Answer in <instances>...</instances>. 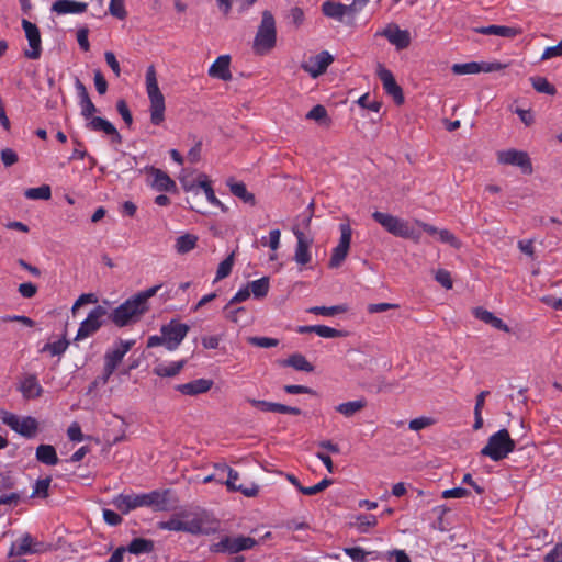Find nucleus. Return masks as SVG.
Listing matches in <instances>:
<instances>
[{"instance_id":"nucleus-23","label":"nucleus","mask_w":562,"mask_h":562,"mask_svg":"<svg viewBox=\"0 0 562 562\" xmlns=\"http://www.w3.org/2000/svg\"><path fill=\"white\" fill-rule=\"evenodd\" d=\"M86 126L91 131L104 133L105 135L111 137V140L113 143L119 144L122 140V137L117 132L116 127L110 121L103 117L94 116L87 122Z\"/></svg>"},{"instance_id":"nucleus-56","label":"nucleus","mask_w":562,"mask_h":562,"mask_svg":"<svg viewBox=\"0 0 562 562\" xmlns=\"http://www.w3.org/2000/svg\"><path fill=\"white\" fill-rule=\"evenodd\" d=\"M344 552L353 561V562H364L366 558L370 552H366L360 547L353 548H345Z\"/></svg>"},{"instance_id":"nucleus-12","label":"nucleus","mask_w":562,"mask_h":562,"mask_svg":"<svg viewBox=\"0 0 562 562\" xmlns=\"http://www.w3.org/2000/svg\"><path fill=\"white\" fill-rule=\"evenodd\" d=\"M106 314V308L101 305H98L91 310L87 318L80 323L76 335V340H83L99 330L104 322Z\"/></svg>"},{"instance_id":"nucleus-4","label":"nucleus","mask_w":562,"mask_h":562,"mask_svg":"<svg viewBox=\"0 0 562 562\" xmlns=\"http://www.w3.org/2000/svg\"><path fill=\"white\" fill-rule=\"evenodd\" d=\"M515 449V441L510 438L506 429H501L490 436L486 446L481 450V454L488 457L493 461L505 459Z\"/></svg>"},{"instance_id":"nucleus-27","label":"nucleus","mask_w":562,"mask_h":562,"mask_svg":"<svg viewBox=\"0 0 562 562\" xmlns=\"http://www.w3.org/2000/svg\"><path fill=\"white\" fill-rule=\"evenodd\" d=\"M229 61L231 58L228 55H222L217 57L216 60L211 65L209 75L221 80H229L232 78Z\"/></svg>"},{"instance_id":"nucleus-61","label":"nucleus","mask_w":562,"mask_h":562,"mask_svg":"<svg viewBox=\"0 0 562 562\" xmlns=\"http://www.w3.org/2000/svg\"><path fill=\"white\" fill-rule=\"evenodd\" d=\"M543 562H562V542L554 546L543 558Z\"/></svg>"},{"instance_id":"nucleus-62","label":"nucleus","mask_w":562,"mask_h":562,"mask_svg":"<svg viewBox=\"0 0 562 562\" xmlns=\"http://www.w3.org/2000/svg\"><path fill=\"white\" fill-rule=\"evenodd\" d=\"M384 559L387 561H392L394 559L395 562H411L409 557L406 554L404 550H392L384 553Z\"/></svg>"},{"instance_id":"nucleus-41","label":"nucleus","mask_w":562,"mask_h":562,"mask_svg":"<svg viewBox=\"0 0 562 562\" xmlns=\"http://www.w3.org/2000/svg\"><path fill=\"white\" fill-rule=\"evenodd\" d=\"M158 527L162 530L170 531H184L187 532V515L186 516H172L170 519L160 521Z\"/></svg>"},{"instance_id":"nucleus-48","label":"nucleus","mask_w":562,"mask_h":562,"mask_svg":"<svg viewBox=\"0 0 562 562\" xmlns=\"http://www.w3.org/2000/svg\"><path fill=\"white\" fill-rule=\"evenodd\" d=\"M233 266H234V254H231L226 259H224L218 265L214 282H217V281L228 277L232 272Z\"/></svg>"},{"instance_id":"nucleus-8","label":"nucleus","mask_w":562,"mask_h":562,"mask_svg":"<svg viewBox=\"0 0 562 562\" xmlns=\"http://www.w3.org/2000/svg\"><path fill=\"white\" fill-rule=\"evenodd\" d=\"M0 418L4 425L23 437L32 438L36 435L38 423L31 416H19L16 414L3 411Z\"/></svg>"},{"instance_id":"nucleus-5","label":"nucleus","mask_w":562,"mask_h":562,"mask_svg":"<svg viewBox=\"0 0 562 562\" xmlns=\"http://www.w3.org/2000/svg\"><path fill=\"white\" fill-rule=\"evenodd\" d=\"M277 41L274 18L269 11H263L261 23L254 40V49L258 54L271 50Z\"/></svg>"},{"instance_id":"nucleus-30","label":"nucleus","mask_w":562,"mask_h":562,"mask_svg":"<svg viewBox=\"0 0 562 562\" xmlns=\"http://www.w3.org/2000/svg\"><path fill=\"white\" fill-rule=\"evenodd\" d=\"M52 10L57 14H77L87 10V3L75 0H57Z\"/></svg>"},{"instance_id":"nucleus-26","label":"nucleus","mask_w":562,"mask_h":562,"mask_svg":"<svg viewBox=\"0 0 562 562\" xmlns=\"http://www.w3.org/2000/svg\"><path fill=\"white\" fill-rule=\"evenodd\" d=\"M19 390L25 398H36L43 392L37 378L33 374H26L22 378Z\"/></svg>"},{"instance_id":"nucleus-29","label":"nucleus","mask_w":562,"mask_h":562,"mask_svg":"<svg viewBox=\"0 0 562 562\" xmlns=\"http://www.w3.org/2000/svg\"><path fill=\"white\" fill-rule=\"evenodd\" d=\"M473 315L484 322L485 324L492 326L495 329H498L504 333H509V327L497 316H495L492 312L483 308V307H475L472 311Z\"/></svg>"},{"instance_id":"nucleus-24","label":"nucleus","mask_w":562,"mask_h":562,"mask_svg":"<svg viewBox=\"0 0 562 562\" xmlns=\"http://www.w3.org/2000/svg\"><path fill=\"white\" fill-rule=\"evenodd\" d=\"M213 385V381L209 379H196L188 383L177 385V391L183 395L194 396L206 393Z\"/></svg>"},{"instance_id":"nucleus-25","label":"nucleus","mask_w":562,"mask_h":562,"mask_svg":"<svg viewBox=\"0 0 562 562\" xmlns=\"http://www.w3.org/2000/svg\"><path fill=\"white\" fill-rule=\"evenodd\" d=\"M473 31L483 35H495L499 37L513 38L517 36L520 31L516 27L506 26V25H487V26H477L474 27Z\"/></svg>"},{"instance_id":"nucleus-50","label":"nucleus","mask_w":562,"mask_h":562,"mask_svg":"<svg viewBox=\"0 0 562 562\" xmlns=\"http://www.w3.org/2000/svg\"><path fill=\"white\" fill-rule=\"evenodd\" d=\"M435 423L436 420L432 417L422 416L412 419L408 424V427L413 431H419L422 429L432 426Z\"/></svg>"},{"instance_id":"nucleus-43","label":"nucleus","mask_w":562,"mask_h":562,"mask_svg":"<svg viewBox=\"0 0 562 562\" xmlns=\"http://www.w3.org/2000/svg\"><path fill=\"white\" fill-rule=\"evenodd\" d=\"M348 307L345 304L334 305V306H313L307 310L308 313L315 315H322L326 317L335 316L337 314H341L347 312Z\"/></svg>"},{"instance_id":"nucleus-17","label":"nucleus","mask_w":562,"mask_h":562,"mask_svg":"<svg viewBox=\"0 0 562 562\" xmlns=\"http://www.w3.org/2000/svg\"><path fill=\"white\" fill-rule=\"evenodd\" d=\"M375 36L385 37L397 50L407 48L412 37L407 30H401L395 23H389L384 29L376 31Z\"/></svg>"},{"instance_id":"nucleus-44","label":"nucleus","mask_w":562,"mask_h":562,"mask_svg":"<svg viewBox=\"0 0 562 562\" xmlns=\"http://www.w3.org/2000/svg\"><path fill=\"white\" fill-rule=\"evenodd\" d=\"M24 196L29 200H49L52 196L50 187L43 184L37 188H30L24 191Z\"/></svg>"},{"instance_id":"nucleus-51","label":"nucleus","mask_w":562,"mask_h":562,"mask_svg":"<svg viewBox=\"0 0 562 562\" xmlns=\"http://www.w3.org/2000/svg\"><path fill=\"white\" fill-rule=\"evenodd\" d=\"M280 237H281L280 229H272L269 232L268 238H266V237L261 238V244L263 246H268L274 252L278 250V248L280 246Z\"/></svg>"},{"instance_id":"nucleus-2","label":"nucleus","mask_w":562,"mask_h":562,"mask_svg":"<svg viewBox=\"0 0 562 562\" xmlns=\"http://www.w3.org/2000/svg\"><path fill=\"white\" fill-rule=\"evenodd\" d=\"M146 92L149 99L150 122L160 125L165 121V97L161 93L154 66H149L145 76Z\"/></svg>"},{"instance_id":"nucleus-31","label":"nucleus","mask_w":562,"mask_h":562,"mask_svg":"<svg viewBox=\"0 0 562 562\" xmlns=\"http://www.w3.org/2000/svg\"><path fill=\"white\" fill-rule=\"evenodd\" d=\"M349 525L358 532L367 533L371 528H374L378 525V518L374 515L359 514L351 517Z\"/></svg>"},{"instance_id":"nucleus-36","label":"nucleus","mask_w":562,"mask_h":562,"mask_svg":"<svg viewBox=\"0 0 562 562\" xmlns=\"http://www.w3.org/2000/svg\"><path fill=\"white\" fill-rule=\"evenodd\" d=\"M367 406L364 398H358L356 401L345 402L335 407L336 412L340 413L345 417H352Z\"/></svg>"},{"instance_id":"nucleus-37","label":"nucleus","mask_w":562,"mask_h":562,"mask_svg":"<svg viewBox=\"0 0 562 562\" xmlns=\"http://www.w3.org/2000/svg\"><path fill=\"white\" fill-rule=\"evenodd\" d=\"M368 2L369 0H353L352 3L345 4V24L352 25Z\"/></svg>"},{"instance_id":"nucleus-40","label":"nucleus","mask_w":562,"mask_h":562,"mask_svg":"<svg viewBox=\"0 0 562 562\" xmlns=\"http://www.w3.org/2000/svg\"><path fill=\"white\" fill-rule=\"evenodd\" d=\"M198 237L193 234H184L176 239L175 248L178 254H187L195 248Z\"/></svg>"},{"instance_id":"nucleus-49","label":"nucleus","mask_w":562,"mask_h":562,"mask_svg":"<svg viewBox=\"0 0 562 562\" xmlns=\"http://www.w3.org/2000/svg\"><path fill=\"white\" fill-rule=\"evenodd\" d=\"M68 347V341L66 339H59L54 342L46 344L42 351L49 352L52 356H59L66 351Z\"/></svg>"},{"instance_id":"nucleus-28","label":"nucleus","mask_w":562,"mask_h":562,"mask_svg":"<svg viewBox=\"0 0 562 562\" xmlns=\"http://www.w3.org/2000/svg\"><path fill=\"white\" fill-rule=\"evenodd\" d=\"M151 180L150 186L157 191H172L176 182L160 169L151 168L149 170Z\"/></svg>"},{"instance_id":"nucleus-9","label":"nucleus","mask_w":562,"mask_h":562,"mask_svg":"<svg viewBox=\"0 0 562 562\" xmlns=\"http://www.w3.org/2000/svg\"><path fill=\"white\" fill-rule=\"evenodd\" d=\"M257 544L254 538L237 536V537H224L218 542L212 544V551L218 553H238L244 550H249Z\"/></svg>"},{"instance_id":"nucleus-63","label":"nucleus","mask_w":562,"mask_h":562,"mask_svg":"<svg viewBox=\"0 0 562 562\" xmlns=\"http://www.w3.org/2000/svg\"><path fill=\"white\" fill-rule=\"evenodd\" d=\"M67 436L74 442H81L83 440V434L79 424L72 423L67 429Z\"/></svg>"},{"instance_id":"nucleus-39","label":"nucleus","mask_w":562,"mask_h":562,"mask_svg":"<svg viewBox=\"0 0 562 562\" xmlns=\"http://www.w3.org/2000/svg\"><path fill=\"white\" fill-rule=\"evenodd\" d=\"M227 184L229 187L231 192L235 196L241 199L245 203L255 205L256 200H255L254 194L247 190L246 186L243 182H236V181L229 180L227 182Z\"/></svg>"},{"instance_id":"nucleus-59","label":"nucleus","mask_w":562,"mask_h":562,"mask_svg":"<svg viewBox=\"0 0 562 562\" xmlns=\"http://www.w3.org/2000/svg\"><path fill=\"white\" fill-rule=\"evenodd\" d=\"M109 11L113 16L124 19L126 15L124 0H111Z\"/></svg>"},{"instance_id":"nucleus-21","label":"nucleus","mask_w":562,"mask_h":562,"mask_svg":"<svg viewBox=\"0 0 562 562\" xmlns=\"http://www.w3.org/2000/svg\"><path fill=\"white\" fill-rule=\"evenodd\" d=\"M504 66L499 63H464V64H454L451 67V70L456 75H472L479 72H492L503 69Z\"/></svg>"},{"instance_id":"nucleus-52","label":"nucleus","mask_w":562,"mask_h":562,"mask_svg":"<svg viewBox=\"0 0 562 562\" xmlns=\"http://www.w3.org/2000/svg\"><path fill=\"white\" fill-rule=\"evenodd\" d=\"M80 111L81 115L90 121L93 116V114L97 112V108L91 101L90 97L83 98L82 100H79Z\"/></svg>"},{"instance_id":"nucleus-46","label":"nucleus","mask_w":562,"mask_h":562,"mask_svg":"<svg viewBox=\"0 0 562 562\" xmlns=\"http://www.w3.org/2000/svg\"><path fill=\"white\" fill-rule=\"evenodd\" d=\"M530 82L536 91L540 93H546L549 95L555 94V88L544 78L540 76H535L530 78Z\"/></svg>"},{"instance_id":"nucleus-19","label":"nucleus","mask_w":562,"mask_h":562,"mask_svg":"<svg viewBox=\"0 0 562 562\" xmlns=\"http://www.w3.org/2000/svg\"><path fill=\"white\" fill-rule=\"evenodd\" d=\"M333 56L327 52L323 50L315 56H311L308 59L302 63L301 67L313 78H317L324 74L328 66L333 63Z\"/></svg>"},{"instance_id":"nucleus-14","label":"nucleus","mask_w":562,"mask_h":562,"mask_svg":"<svg viewBox=\"0 0 562 562\" xmlns=\"http://www.w3.org/2000/svg\"><path fill=\"white\" fill-rule=\"evenodd\" d=\"M340 231V238L338 241V245L333 249L330 260H329V267L330 268H338L341 266V263L345 261L346 257L348 256L350 243H351V236L352 231L348 223H341L339 225Z\"/></svg>"},{"instance_id":"nucleus-33","label":"nucleus","mask_w":562,"mask_h":562,"mask_svg":"<svg viewBox=\"0 0 562 562\" xmlns=\"http://www.w3.org/2000/svg\"><path fill=\"white\" fill-rule=\"evenodd\" d=\"M322 12L325 16L345 23V4L336 1H325L322 4Z\"/></svg>"},{"instance_id":"nucleus-64","label":"nucleus","mask_w":562,"mask_h":562,"mask_svg":"<svg viewBox=\"0 0 562 562\" xmlns=\"http://www.w3.org/2000/svg\"><path fill=\"white\" fill-rule=\"evenodd\" d=\"M562 56V40L555 46H550L542 53L541 59H550L553 57Z\"/></svg>"},{"instance_id":"nucleus-58","label":"nucleus","mask_w":562,"mask_h":562,"mask_svg":"<svg viewBox=\"0 0 562 562\" xmlns=\"http://www.w3.org/2000/svg\"><path fill=\"white\" fill-rule=\"evenodd\" d=\"M316 335L322 338H337L344 336L342 331L325 325H316Z\"/></svg>"},{"instance_id":"nucleus-55","label":"nucleus","mask_w":562,"mask_h":562,"mask_svg":"<svg viewBox=\"0 0 562 562\" xmlns=\"http://www.w3.org/2000/svg\"><path fill=\"white\" fill-rule=\"evenodd\" d=\"M249 344L260 348H272L278 346L279 340L270 337H249Z\"/></svg>"},{"instance_id":"nucleus-57","label":"nucleus","mask_w":562,"mask_h":562,"mask_svg":"<svg viewBox=\"0 0 562 562\" xmlns=\"http://www.w3.org/2000/svg\"><path fill=\"white\" fill-rule=\"evenodd\" d=\"M160 289L161 284H157L135 294L134 296L140 302V304L148 306V300L155 296Z\"/></svg>"},{"instance_id":"nucleus-6","label":"nucleus","mask_w":562,"mask_h":562,"mask_svg":"<svg viewBox=\"0 0 562 562\" xmlns=\"http://www.w3.org/2000/svg\"><path fill=\"white\" fill-rule=\"evenodd\" d=\"M149 306L140 304V302L132 296L120 306L113 310L110 315L111 321L119 327L137 322L142 315L148 311Z\"/></svg>"},{"instance_id":"nucleus-42","label":"nucleus","mask_w":562,"mask_h":562,"mask_svg":"<svg viewBox=\"0 0 562 562\" xmlns=\"http://www.w3.org/2000/svg\"><path fill=\"white\" fill-rule=\"evenodd\" d=\"M283 364L292 367V368H294L295 370H299V371H305V372L313 371V366L301 353H294V355L290 356L283 362Z\"/></svg>"},{"instance_id":"nucleus-15","label":"nucleus","mask_w":562,"mask_h":562,"mask_svg":"<svg viewBox=\"0 0 562 562\" xmlns=\"http://www.w3.org/2000/svg\"><path fill=\"white\" fill-rule=\"evenodd\" d=\"M497 161L502 165L516 166L526 175L532 172V165L528 154L518 149H505L497 153Z\"/></svg>"},{"instance_id":"nucleus-34","label":"nucleus","mask_w":562,"mask_h":562,"mask_svg":"<svg viewBox=\"0 0 562 562\" xmlns=\"http://www.w3.org/2000/svg\"><path fill=\"white\" fill-rule=\"evenodd\" d=\"M200 190L204 192L205 198L211 205L220 207L224 212L227 210L226 206L216 198L211 181L204 173L200 175Z\"/></svg>"},{"instance_id":"nucleus-7","label":"nucleus","mask_w":562,"mask_h":562,"mask_svg":"<svg viewBox=\"0 0 562 562\" xmlns=\"http://www.w3.org/2000/svg\"><path fill=\"white\" fill-rule=\"evenodd\" d=\"M135 345L134 339L130 340H117L113 346L108 349L104 355V370H103V382L105 383L109 378L113 374L124 356Z\"/></svg>"},{"instance_id":"nucleus-47","label":"nucleus","mask_w":562,"mask_h":562,"mask_svg":"<svg viewBox=\"0 0 562 562\" xmlns=\"http://www.w3.org/2000/svg\"><path fill=\"white\" fill-rule=\"evenodd\" d=\"M153 549V542L143 538L132 540L128 546V551L134 554L147 553Z\"/></svg>"},{"instance_id":"nucleus-53","label":"nucleus","mask_w":562,"mask_h":562,"mask_svg":"<svg viewBox=\"0 0 562 562\" xmlns=\"http://www.w3.org/2000/svg\"><path fill=\"white\" fill-rule=\"evenodd\" d=\"M333 481L330 479H323L317 484L310 486V487H300V492L304 495H315L325 488H327L329 485H331Z\"/></svg>"},{"instance_id":"nucleus-32","label":"nucleus","mask_w":562,"mask_h":562,"mask_svg":"<svg viewBox=\"0 0 562 562\" xmlns=\"http://www.w3.org/2000/svg\"><path fill=\"white\" fill-rule=\"evenodd\" d=\"M184 364L186 360L159 363L154 368V373L161 378H172L180 373Z\"/></svg>"},{"instance_id":"nucleus-13","label":"nucleus","mask_w":562,"mask_h":562,"mask_svg":"<svg viewBox=\"0 0 562 562\" xmlns=\"http://www.w3.org/2000/svg\"><path fill=\"white\" fill-rule=\"evenodd\" d=\"M215 471H218L224 475L227 473V479L223 482L227 488L232 492H240L243 495L247 497H255L259 493V486L255 483H250L248 485L237 484L239 479V474L237 471L227 467L226 464H217L215 465Z\"/></svg>"},{"instance_id":"nucleus-22","label":"nucleus","mask_w":562,"mask_h":562,"mask_svg":"<svg viewBox=\"0 0 562 562\" xmlns=\"http://www.w3.org/2000/svg\"><path fill=\"white\" fill-rule=\"evenodd\" d=\"M293 233L296 237L294 260L297 265L304 266L312 259L310 248L313 240L299 229H294Z\"/></svg>"},{"instance_id":"nucleus-35","label":"nucleus","mask_w":562,"mask_h":562,"mask_svg":"<svg viewBox=\"0 0 562 562\" xmlns=\"http://www.w3.org/2000/svg\"><path fill=\"white\" fill-rule=\"evenodd\" d=\"M36 459L41 463L46 465H56L58 463V457L56 450L50 445H40L36 448Z\"/></svg>"},{"instance_id":"nucleus-60","label":"nucleus","mask_w":562,"mask_h":562,"mask_svg":"<svg viewBox=\"0 0 562 562\" xmlns=\"http://www.w3.org/2000/svg\"><path fill=\"white\" fill-rule=\"evenodd\" d=\"M436 237L440 241L449 244L456 248H458L460 246V241L458 240V238L452 233H450L448 229H439Z\"/></svg>"},{"instance_id":"nucleus-3","label":"nucleus","mask_w":562,"mask_h":562,"mask_svg":"<svg viewBox=\"0 0 562 562\" xmlns=\"http://www.w3.org/2000/svg\"><path fill=\"white\" fill-rule=\"evenodd\" d=\"M372 217L386 232L394 236L409 238L414 241H418L420 239V233L408 221L379 211L374 212Z\"/></svg>"},{"instance_id":"nucleus-38","label":"nucleus","mask_w":562,"mask_h":562,"mask_svg":"<svg viewBox=\"0 0 562 562\" xmlns=\"http://www.w3.org/2000/svg\"><path fill=\"white\" fill-rule=\"evenodd\" d=\"M247 288H249L250 294H252L255 299H263L269 292V278L262 277L260 279L248 282Z\"/></svg>"},{"instance_id":"nucleus-45","label":"nucleus","mask_w":562,"mask_h":562,"mask_svg":"<svg viewBox=\"0 0 562 562\" xmlns=\"http://www.w3.org/2000/svg\"><path fill=\"white\" fill-rule=\"evenodd\" d=\"M305 117L306 120H312L324 125H329L330 123L326 109L321 104H317L314 108H312L306 113Z\"/></svg>"},{"instance_id":"nucleus-10","label":"nucleus","mask_w":562,"mask_h":562,"mask_svg":"<svg viewBox=\"0 0 562 562\" xmlns=\"http://www.w3.org/2000/svg\"><path fill=\"white\" fill-rule=\"evenodd\" d=\"M189 326L178 321H170L168 324L162 325L160 333L164 335L165 348L169 351L176 350L189 333Z\"/></svg>"},{"instance_id":"nucleus-1","label":"nucleus","mask_w":562,"mask_h":562,"mask_svg":"<svg viewBox=\"0 0 562 562\" xmlns=\"http://www.w3.org/2000/svg\"><path fill=\"white\" fill-rule=\"evenodd\" d=\"M168 491H151L143 494H119L112 504L117 510L127 514L139 507H150L154 510H167L169 508Z\"/></svg>"},{"instance_id":"nucleus-11","label":"nucleus","mask_w":562,"mask_h":562,"mask_svg":"<svg viewBox=\"0 0 562 562\" xmlns=\"http://www.w3.org/2000/svg\"><path fill=\"white\" fill-rule=\"evenodd\" d=\"M220 529L218 522L206 513L195 514L193 517L187 515V532L191 535H213Z\"/></svg>"},{"instance_id":"nucleus-54","label":"nucleus","mask_w":562,"mask_h":562,"mask_svg":"<svg viewBox=\"0 0 562 562\" xmlns=\"http://www.w3.org/2000/svg\"><path fill=\"white\" fill-rule=\"evenodd\" d=\"M50 477H45L42 480H37L34 488H33V496H40V497H46L48 495V490L50 486Z\"/></svg>"},{"instance_id":"nucleus-18","label":"nucleus","mask_w":562,"mask_h":562,"mask_svg":"<svg viewBox=\"0 0 562 562\" xmlns=\"http://www.w3.org/2000/svg\"><path fill=\"white\" fill-rule=\"evenodd\" d=\"M22 27L29 43V48L24 50L25 57L30 59H38L42 54L41 33L36 24L29 20H22Z\"/></svg>"},{"instance_id":"nucleus-20","label":"nucleus","mask_w":562,"mask_h":562,"mask_svg":"<svg viewBox=\"0 0 562 562\" xmlns=\"http://www.w3.org/2000/svg\"><path fill=\"white\" fill-rule=\"evenodd\" d=\"M376 75L380 78L385 92L394 99L395 103L402 104L404 102L403 91L395 81L393 74L382 64H378Z\"/></svg>"},{"instance_id":"nucleus-16","label":"nucleus","mask_w":562,"mask_h":562,"mask_svg":"<svg viewBox=\"0 0 562 562\" xmlns=\"http://www.w3.org/2000/svg\"><path fill=\"white\" fill-rule=\"evenodd\" d=\"M45 550L46 546L43 542L37 541L30 533H24L14 542H12L9 550V557L36 554L44 552Z\"/></svg>"}]
</instances>
